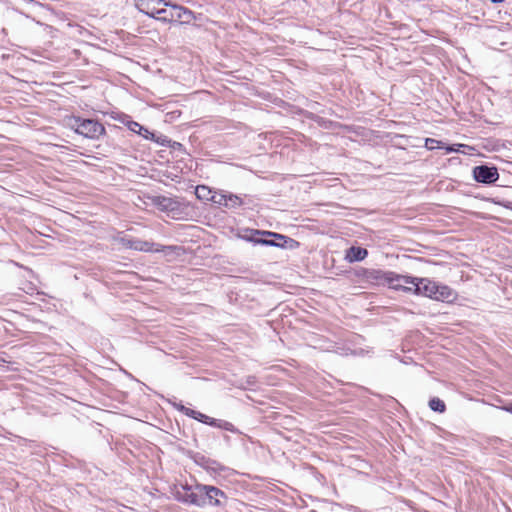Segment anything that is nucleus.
Segmentation results:
<instances>
[{
	"mask_svg": "<svg viewBox=\"0 0 512 512\" xmlns=\"http://www.w3.org/2000/svg\"><path fill=\"white\" fill-rule=\"evenodd\" d=\"M440 144H441L440 141L432 139V138H427L425 140V146L429 150H433L435 148H441L442 146Z\"/></svg>",
	"mask_w": 512,
	"mask_h": 512,
	"instance_id": "aec40b11",
	"label": "nucleus"
},
{
	"mask_svg": "<svg viewBox=\"0 0 512 512\" xmlns=\"http://www.w3.org/2000/svg\"><path fill=\"white\" fill-rule=\"evenodd\" d=\"M120 245L127 249H133L141 252H160L166 249L172 250V246H162L150 241H144L141 239L129 238L126 236L117 238Z\"/></svg>",
	"mask_w": 512,
	"mask_h": 512,
	"instance_id": "7ed1b4c3",
	"label": "nucleus"
},
{
	"mask_svg": "<svg viewBox=\"0 0 512 512\" xmlns=\"http://www.w3.org/2000/svg\"><path fill=\"white\" fill-rule=\"evenodd\" d=\"M390 272L385 273L381 270H368L365 273L366 280L372 284H382L388 282Z\"/></svg>",
	"mask_w": 512,
	"mask_h": 512,
	"instance_id": "ddd939ff",
	"label": "nucleus"
},
{
	"mask_svg": "<svg viewBox=\"0 0 512 512\" xmlns=\"http://www.w3.org/2000/svg\"><path fill=\"white\" fill-rule=\"evenodd\" d=\"M152 201L153 204L161 211L172 212L179 208V202L170 197L156 196Z\"/></svg>",
	"mask_w": 512,
	"mask_h": 512,
	"instance_id": "f8f14e48",
	"label": "nucleus"
},
{
	"mask_svg": "<svg viewBox=\"0 0 512 512\" xmlns=\"http://www.w3.org/2000/svg\"><path fill=\"white\" fill-rule=\"evenodd\" d=\"M229 193H225L224 191L214 192L212 196V202L218 204L220 206L226 207L227 205V196Z\"/></svg>",
	"mask_w": 512,
	"mask_h": 512,
	"instance_id": "f3484780",
	"label": "nucleus"
},
{
	"mask_svg": "<svg viewBox=\"0 0 512 512\" xmlns=\"http://www.w3.org/2000/svg\"><path fill=\"white\" fill-rule=\"evenodd\" d=\"M242 204L243 200L239 196L229 193V195L227 196L226 208L234 209L240 207Z\"/></svg>",
	"mask_w": 512,
	"mask_h": 512,
	"instance_id": "a211bd4d",
	"label": "nucleus"
},
{
	"mask_svg": "<svg viewBox=\"0 0 512 512\" xmlns=\"http://www.w3.org/2000/svg\"><path fill=\"white\" fill-rule=\"evenodd\" d=\"M429 407L436 412H444L445 411V404L444 402L439 398H433L429 401Z\"/></svg>",
	"mask_w": 512,
	"mask_h": 512,
	"instance_id": "6ab92c4d",
	"label": "nucleus"
},
{
	"mask_svg": "<svg viewBox=\"0 0 512 512\" xmlns=\"http://www.w3.org/2000/svg\"><path fill=\"white\" fill-rule=\"evenodd\" d=\"M493 3H500L502 2L503 0H491Z\"/></svg>",
	"mask_w": 512,
	"mask_h": 512,
	"instance_id": "5701e85b",
	"label": "nucleus"
},
{
	"mask_svg": "<svg viewBox=\"0 0 512 512\" xmlns=\"http://www.w3.org/2000/svg\"><path fill=\"white\" fill-rule=\"evenodd\" d=\"M136 7L139 11L145 13L150 17H156V14H167L165 6H169V3L164 0H135Z\"/></svg>",
	"mask_w": 512,
	"mask_h": 512,
	"instance_id": "6e6552de",
	"label": "nucleus"
},
{
	"mask_svg": "<svg viewBox=\"0 0 512 512\" xmlns=\"http://www.w3.org/2000/svg\"><path fill=\"white\" fill-rule=\"evenodd\" d=\"M127 127L130 131L141 135L145 139H153L154 134L135 121H129Z\"/></svg>",
	"mask_w": 512,
	"mask_h": 512,
	"instance_id": "2eb2a0df",
	"label": "nucleus"
},
{
	"mask_svg": "<svg viewBox=\"0 0 512 512\" xmlns=\"http://www.w3.org/2000/svg\"><path fill=\"white\" fill-rule=\"evenodd\" d=\"M215 191H212L205 185H198L195 189V195L200 200L212 201V196Z\"/></svg>",
	"mask_w": 512,
	"mask_h": 512,
	"instance_id": "dca6fc26",
	"label": "nucleus"
},
{
	"mask_svg": "<svg viewBox=\"0 0 512 512\" xmlns=\"http://www.w3.org/2000/svg\"><path fill=\"white\" fill-rule=\"evenodd\" d=\"M366 249L361 247H350L346 252V259L349 262L361 261L367 256Z\"/></svg>",
	"mask_w": 512,
	"mask_h": 512,
	"instance_id": "4468645a",
	"label": "nucleus"
},
{
	"mask_svg": "<svg viewBox=\"0 0 512 512\" xmlns=\"http://www.w3.org/2000/svg\"><path fill=\"white\" fill-rule=\"evenodd\" d=\"M175 497L177 500L186 503L195 505L198 507H204V501L202 500V495L199 494V489H197V485L194 487L188 485H181L180 488L176 490Z\"/></svg>",
	"mask_w": 512,
	"mask_h": 512,
	"instance_id": "423d86ee",
	"label": "nucleus"
},
{
	"mask_svg": "<svg viewBox=\"0 0 512 512\" xmlns=\"http://www.w3.org/2000/svg\"><path fill=\"white\" fill-rule=\"evenodd\" d=\"M180 409H181V411L184 412V414L186 416L191 417L199 422L205 423L210 426L218 427V428L226 430V431H230V432L234 431V426L230 422L214 419V418L209 417L199 411H196V410L184 407V406H181Z\"/></svg>",
	"mask_w": 512,
	"mask_h": 512,
	"instance_id": "39448f33",
	"label": "nucleus"
},
{
	"mask_svg": "<svg viewBox=\"0 0 512 512\" xmlns=\"http://www.w3.org/2000/svg\"><path fill=\"white\" fill-rule=\"evenodd\" d=\"M248 240L265 246L284 247L287 238L284 235L262 230H252Z\"/></svg>",
	"mask_w": 512,
	"mask_h": 512,
	"instance_id": "20e7f679",
	"label": "nucleus"
},
{
	"mask_svg": "<svg viewBox=\"0 0 512 512\" xmlns=\"http://www.w3.org/2000/svg\"><path fill=\"white\" fill-rule=\"evenodd\" d=\"M414 293L443 302H450L455 298V294L450 287L440 285L428 278L415 277Z\"/></svg>",
	"mask_w": 512,
	"mask_h": 512,
	"instance_id": "f257e3e1",
	"label": "nucleus"
},
{
	"mask_svg": "<svg viewBox=\"0 0 512 512\" xmlns=\"http://www.w3.org/2000/svg\"><path fill=\"white\" fill-rule=\"evenodd\" d=\"M156 19L163 21V22H174L173 20H170V10H167V14H156Z\"/></svg>",
	"mask_w": 512,
	"mask_h": 512,
	"instance_id": "412c9836",
	"label": "nucleus"
},
{
	"mask_svg": "<svg viewBox=\"0 0 512 512\" xmlns=\"http://www.w3.org/2000/svg\"><path fill=\"white\" fill-rule=\"evenodd\" d=\"M387 283L389 284V287L394 290L414 292L415 277L397 275L390 272Z\"/></svg>",
	"mask_w": 512,
	"mask_h": 512,
	"instance_id": "1a4fd4ad",
	"label": "nucleus"
},
{
	"mask_svg": "<svg viewBox=\"0 0 512 512\" xmlns=\"http://www.w3.org/2000/svg\"><path fill=\"white\" fill-rule=\"evenodd\" d=\"M69 126L78 134L87 138L96 139L105 133L104 126L92 119L72 118Z\"/></svg>",
	"mask_w": 512,
	"mask_h": 512,
	"instance_id": "f03ea898",
	"label": "nucleus"
},
{
	"mask_svg": "<svg viewBox=\"0 0 512 512\" xmlns=\"http://www.w3.org/2000/svg\"><path fill=\"white\" fill-rule=\"evenodd\" d=\"M170 9V20L175 22H180L181 24H188L194 19L193 12L189 9L179 6V5H171Z\"/></svg>",
	"mask_w": 512,
	"mask_h": 512,
	"instance_id": "9b49d317",
	"label": "nucleus"
},
{
	"mask_svg": "<svg viewBox=\"0 0 512 512\" xmlns=\"http://www.w3.org/2000/svg\"><path fill=\"white\" fill-rule=\"evenodd\" d=\"M473 177L477 182L491 184L498 180L499 173L495 167L481 165L473 169Z\"/></svg>",
	"mask_w": 512,
	"mask_h": 512,
	"instance_id": "9d476101",
	"label": "nucleus"
},
{
	"mask_svg": "<svg viewBox=\"0 0 512 512\" xmlns=\"http://www.w3.org/2000/svg\"><path fill=\"white\" fill-rule=\"evenodd\" d=\"M447 152H454V151H457V149L453 148V147H447L446 148Z\"/></svg>",
	"mask_w": 512,
	"mask_h": 512,
	"instance_id": "4be33fe9",
	"label": "nucleus"
},
{
	"mask_svg": "<svg viewBox=\"0 0 512 512\" xmlns=\"http://www.w3.org/2000/svg\"><path fill=\"white\" fill-rule=\"evenodd\" d=\"M197 489H199V494L202 495L201 498L204 501V506H220L223 503L222 499L226 498L225 493L214 486L197 484Z\"/></svg>",
	"mask_w": 512,
	"mask_h": 512,
	"instance_id": "0eeeda50",
	"label": "nucleus"
}]
</instances>
